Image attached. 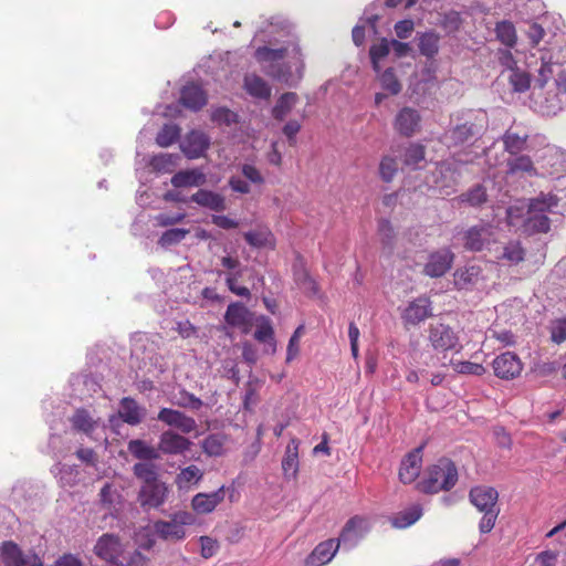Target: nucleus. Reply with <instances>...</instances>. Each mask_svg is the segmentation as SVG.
Here are the masks:
<instances>
[{"instance_id": "obj_1", "label": "nucleus", "mask_w": 566, "mask_h": 566, "mask_svg": "<svg viewBox=\"0 0 566 566\" xmlns=\"http://www.w3.org/2000/svg\"><path fill=\"white\" fill-rule=\"evenodd\" d=\"M258 63L270 64L268 74L274 80L289 83L292 77L291 64L295 65L298 77L304 69L302 50L296 42H289L280 48L269 45L258 46L254 51Z\"/></svg>"}, {"instance_id": "obj_2", "label": "nucleus", "mask_w": 566, "mask_h": 566, "mask_svg": "<svg viewBox=\"0 0 566 566\" xmlns=\"http://www.w3.org/2000/svg\"><path fill=\"white\" fill-rule=\"evenodd\" d=\"M488 128L485 114L467 111L458 116V123L447 133L450 146H474L482 138Z\"/></svg>"}, {"instance_id": "obj_3", "label": "nucleus", "mask_w": 566, "mask_h": 566, "mask_svg": "<svg viewBox=\"0 0 566 566\" xmlns=\"http://www.w3.org/2000/svg\"><path fill=\"white\" fill-rule=\"evenodd\" d=\"M458 481V470L454 463L441 458L438 462L428 468L424 478L418 483L417 488L423 493H438L449 491Z\"/></svg>"}, {"instance_id": "obj_4", "label": "nucleus", "mask_w": 566, "mask_h": 566, "mask_svg": "<svg viewBox=\"0 0 566 566\" xmlns=\"http://www.w3.org/2000/svg\"><path fill=\"white\" fill-rule=\"evenodd\" d=\"M469 497L471 503L484 515L480 521L481 533H490L495 525L500 513L497 507L499 493L494 488L480 485L472 488Z\"/></svg>"}, {"instance_id": "obj_5", "label": "nucleus", "mask_w": 566, "mask_h": 566, "mask_svg": "<svg viewBox=\"0 0 566 566\" xmlns=\"http://www.w3.org/2000/svg\"><path fill=\"white\" fill-rule=\"evenodd\" d=\"M196 516L187 511H178L169 520H158L153 524L154 534L166 542H180L186 538L188 526L193 525Z\"/></svg>"}, {"instance_id": "obj_6", "label": "nucleus", "mask_w": 566, "mask_h": 566, "mask_svg": "<svg viewBox=\"0 0 566 566\" xmlns=\"http://www.w3.org/2000/svg\"><path fill=\"white\" fill-rule=\"evenodd\" d=\"M463 248L470 252H481L496 243L494 228L490 223L475 224L462 234Z\"/></svg>"}, {"instance_id": "obj_7", "label": "nucleus", "mask_w": 566, "mask_h": 566, "mask_svg": "<svg viewBox=\"0 0 566 566\" xmlns=\"http://www.w3.org/2000/svg\"><path fill=\"white\" fill-rule=\"evenodd\" d=\"M454 258V253L449 248L433 251L429 253L422 272L429 277H441L451 270Z\"/></svg>"}, {"instance_id": "obj_8", "label": "nucleus", "mask_w": 566, "mask_h": 566, "mask_svg": "<svg viewBox=\"0 0 566 566\" xmlns=\"http://www.w3.org/2000/svg\"><path fill=\"white\" fill-rule=\"evenodd\" d=\"M422 117L418 109L402 107L394 118V129L402 137H412L421 128Z\"/></svg>"}, {"instance_id": "obj_9", "label": "nucleus", "mask_w": 566, "mask_h": 566, "mask_svg": "<svg viewBox=\"0 0 566 566\" xmlns=\"http://www.w3.org/2000/svg\"><path fill=\"white\" fill-rule=\"evenodd\" d=\"M432 316L431 301L427 296H419L411 301L401 314L403 324L416 326Z\"/></svg>"}, {"instance_id": "obj_10", "label": "nucleus", "mask_w": 566, "mask_h": 566, "mask_svg": "<svg viewBox=\"0 0 566 566\" xmlns=\"http://www.w3.org/2000/svg\"><path fill=\"white\" fill-rule=\"evenodd\" d=\"M168 488L159 480L143 484L138 493V501L144 509H157L166 502Z\"/></svg>"}, {"instance_id": "obj_11", "label": "nucleus", "mask_w": 566, "mask_h": 566, "mask_svg": "<svg viewBox=\"0 0 566 566\" xmlns=\"http://www.w3.org/2000/svg\"><path fill=\"white\" fill-rule=\"evenodd\" d=\"M157 419L166 426L179 430L184 434L190 433L197 428V422L192 417L177 409L161 408L157 415Z\"/></svg>"}, {"instance_id": "obj_12", "label": "nucleus", "mask_w": 566, "mask_h": 566, "mask_svg": "<svg viewBox=\"0 0 566 566\" xmlns=\"http://www.w3.org/2000/svg\"><path fill=\"white\" fill-rule=\"evenodd\" d=\"M191 441L175 432L174 430H166L159 436L157 450L166 455H179L190 449Z\"/></svg>"}, {"instance_id": "obj_13", "label": "nucleus", "mask_w": 566, "mask_h": 566, "mask_svg": "<svg viewBox=\"0 0 566 566\" xmlns=\"http://www.w3.org/2000/svg\"><path fill=\"white\" fill-rule=\"evenodd\" d=\"M429 339L432 347L439 352L455 350L458 352L459 338L453 329L442 323L432 325L430 328Z\"/></svg>"}, {"instance_id": "obj_14", "label": "nucleus", "mask_w": 566, "mask_h": 566, "mask_svg": "<svg viewBox=\"0 0 566 566\" xmlns=\"http://www.w3.org/2000/svg\"><path fill=\"white\" fill-rule=\"evenodd\" d=\"M94 553L101 558L116 565L123 553V545L118 536L114 534H103L94 546Z\"/></svg>"}, {"instance_id": "obj_15", "label": "nucleus", "mask_w": 566, "mask_h": 566, "mask_svg": "<svg viewBox=\"0 0 566 566\" xmlns=\"http://www.w3.org/2000/svg\"><path fill=\"white\" fill-rule=\"evenodd\" d=\"M367 532V521L361 516H354L346 522L337 539L344 547L350 549L358 544Z\"/></svg>"}, {"instance_id": "obj_16", "label": "nucleus", "mask_w": 566, "mask_h": 566, "mask_svg": "<svg viewBox=\"0 0 566 566\" xmlns=\"http://www.w3.org/2000/svg\"><path fill=\"white\" fill-rule=\"evenodd\" d=\"M209 145V138L205 133L191 130L185 137L180 148L187 158L196 159L205 155Z\"/></svg>"}, {"instance_id": "obj_17", "label": "nucleus", "mask_w": 566, "mask_h": 566, "mask_svg": "<svg viewBox=\"0 0 566 566\" xmlns=\"http://www.w3.org/2000/svg\"><path fill=\"white\" fill-rule=\"evenodd\" d=\"M224 321L228 325L248 333L252 326V313L242 303H231L226 311Z\"/></svg>"}, {"instance_id": "obj_18", "label": "nucleus", "mask_w": 566, "mask_h": 566, "mask_svg": "<svg viewBox=\"0 0 566 566\" xmlns=\"http://www.w3.org/2000/svg\"><path fill=\"white\" fill-rule=\"evenodd\" d=\"M492 367L497 377L512 379L521 374L523 363L520 360V356H495Z\"/></svg>"}, {"instance_id": "obj_19", "label": "nucleus", "mask_w": 566, "mask_h": 566, "mask_svg": "<svg viewBox=\"0 0 566 566\" xmlns=\"http://www.w3.org/2000/svg\"><path fill=\"white\" fill-rule=\"evenodd\" d=\"M421 450L422 447L415 449L402 460L399 470V479L402 483H411L419 476L422 463Z\"/></svg>"}, {"instance_id": "obj_20", "label": "nucleus", "mask_w": 566, "mask_h": 566, "mask_svg": "<svg viewBox=\"0 0 566 566\" xmlns=\"http://www.w3.org/2000/svg\"><path fill=\"white\" fill-rule=\"evenodd\" d=\"M180 103L186 108L197 112L207 104V94L200 85L189 83L181 88Z\"/></svg>"}, {"instance_id": "obj_21", "label": "nucleus", "mask_w": 566, "mask_h": 566, "mask_svg": "<svg viewBox=\"0 0 566 566\" xmlns=\"http://www.w3.org/2000/svg\"><path fill=\"white\" fill-rule=\"evenodd\" d=\"M224 499V488L211 493H198L192 497L191 506L199 514L211 513Z\"/></svg>"}, {"instance_id": "obj_22", "label": "nucleus", "mask_w": 566, "mask_h": 566, "mask_svg": "<svg viewBox=\"0 0 566 566\" xmlns=\"http://www.w3.org/2000/svg\"><path fill=\"white\" fill-rule=\"evenodd\" d=\"M118 416L127 424L137 426L146 417V409L139 406L135 399L124 397L119 401Z\"/></svg>"}, {"instance_id": "obj_23", "label": "nucleus", "mask_w": 566, "mask_h": 566, "mask_svg": "<svg viewBox=\"0 0 566 566\" xmlns=\"http://www.w3.org/2000/svg\"><path fill=\"white\" fill-rule=\"evenodd\" d=\"M339 545L338 539L333 538L319 543L307 557V563L312 566H323L329 563L339 548Z\"/></svg>"}, {"instance_id": "obj_24", "label": "nucleus", "mask_w": 566, "mask_h": 566, "mask_svg": "<svg viewBox=\"0 0 566 566\" xmlns=\"http://www.w3.org/2000/svg\"><path fill=\"white\" fill-rule=\"evenodd\" d=\"M190 201L211 211L226 210V199L222 195L207 189H199L190 197Z\"/></svg>"}, {"instance_id": "obj_25", "label": "nucleus", "mask_w": 566, "mask_h": 566, "mask_svg": "<svg viewBox=\"0 0 566 566\" xmlns=\"http://www.w3.org/2000/svg\"><path fill=\"white\" fill-rule=\"evenodd\" d=\"M559 198L552 192H539L536 197L531 198L527 205V212H536L546 214L554 211L558 207Z\"/></svg>"}, {"instance_id": "obj_26", "label": "nucleus", "mask_w": 566, "mask_h": 566, "mask_svg": "<svg viewBox=\"0 0 566 566\" xmlns=\"http://www.w3.org/2000/svg\"><path fill=\"white\" fill-rule=\"evenodd\" d=\"M206 181V175L198 168L180 170L171 177V185L176 188L199 187Z\"/></svg>"}, {"instance_id": "obj_27", "label": "nucleus", "mask_w": 566, "mask_h": 566, "mask_svg": "<svg viewBox=\"0 0 566 566\" xmlns=\"http://www.w3.org/2000/svg\"><path fill=\"white\" fill-rule=\"evenodd\" d=\"M243 87L249 95L260 99H269L271 97V87L261 76L256 74H248L244 76Z\"/></svg>"}, {"instance_id": "obj_28", "label": "nucleus", "mask_w": 566, "mask_h": 566, "mask_svg": "<svg viewBox=\"0 0 566 566\" xmlns=\"http://www.w3.org/2000/svg\"><path fill=\"white\" fill-rule=\"evenodd\" d=\"M418 49L427 59H434L440 49V35L436 31L418 33Z\"/></svg>"}, {"instance_id": "obj_29", "label": "nucleus", "mask_w": 566, "mask_h": 566, "mask_svg": "<svg viewBox=\"0 0 566 566\" xmlns=\"http://www.w3.org/2000/svg\"><path fill=\"white\" fill-rule=\"evenodd\" d=\"M481 275V268L479 265H469L458 269L454 272V285L458 290H464L474 285Z\"/></svg>"}, {"instance_id": "obj_30", "label": "nucleus", "mask_w": 566, "mask_h": 566, "mask_svg": "<svg viewBox=\"0 0 566 566\" xmlns=\"http://www.w3.org/2000/svg\"><path fill=\"white\" fill-rule=\"evenodd\" d=\"M129 453L138 460L154 461L160 458L157 448L140 439L130 440L127 444Z\"/></svg>"}, {"instance_id": "obj_31", "label": "nucleus", "mask_w": 566, "mask_h": 566, "mask_svg": "<svg viewBox=\"0 0 566 566\" xmlns=\"http://www.w3.org/2000/svg\"><path fill=\"white\" fill-rule=\"evenodd\" d=\"M298 440L292 439L282 460L284 474L290 478H295L298 471Z\"/></svg>"}, {"instance_id": "obj_32", "label": "nucleus", "mask_w": 566, "mask_h": 566, "mask_svg": "<svg viewBox=\"0 0 566 566\" xmlns=\"http://www.w3.org/2000/svg\"><path fill=\"white\" fill-rule=\"evenodd\" d=\"M443 359L448 358L447 361H442L443 366H450L454 373L464 374V375H482L485 371V368L482 364L472 363L469 360H461L454 358V356H442Z\"/></svg>"}, {"instance_id": "obj_33", "label": "nucleus", "mask_w": 566, "mask_h": 566, "mask_svg": "<svg viewBox=\"0 0 566 566\" xmlns=\"http://www.w3.org/2000/svg\"><path fill=\"white\" fill-rule=\"evenodd\" d=\"M298 101V96L294 92H287L282 94L274 107L272 108V116L276 120H284L285 117L291 113L293 107Z\"/></svg>"}, {"instance_id": "obj_34", "label": "nucleus", "mask_w": 566, "mask_h": 566, "mask_svg": "<svg viewBox=\"0 0 566 566\" xmlns=\"http://www.w3.org/2000/svg\"><path fill=\"white\" fill-rule=\"evenodd\" d=\"M524 230L530 234L547 233L551 230V219L543 213L527 212Z\"/></svg>"}, {"instance_id": "obj_35", "label": "nucleus", "mask_w": 566, "mask_h": 566, "mask_svg": "<svg viewBox=\"0 0 566 566\" xmlns=\"http://www.w3.org/2000/svg\"><path fill=\"white\" fill-rule=\"evenodd\" d=\"M120 493L112 483H105L99 491V503L104 510L112 512L120 503Z\"/></svg>"}, {"instance_id": "obj_36", "label": "nucleus", "mask_w": 566, "mask_h": 566, "mask_svg": "<svg viewBox=\"0 0 566 566\" xmlns=\"http://www.w3.org/2000/svg\"><path fill=\"white\" fill-rule=\"evenodd\" d=\"M422 515L420 505L415 504L407 510L400 512L392 518V525L397 528H406L416 523Z\"/></svg>"}, {"instance_id": "obj_37", "label": "nucleus", "mask_w": 566, "mask_h": 566, "mask_svg": "<svg viewBox=\"0 0 566 566\" xmlns=\"http://www.w3.org/2000/svg\"><path fill=\"white\" fill-rule=\"evenodd\" d=\"M134 475L143 482L149 484L159 481L157 465L148 462H138L133 467Z\"/></svg>"}, {"instance_id": "obj_38", "label": "nucleus", "mask_w": 566, "mask_h": 566, "mask_svg": "<svg viewBox=\"0 0 566 566\" xmlns=\"http://www.w3.org/2000/svg\"><path fill=\"white\" fill-rule=\"evenodd\" d=\"M226 436L221 433H212L203 439L201 447L203 452L209 457H220L224 452Z\"/></svg>"}, {"instance_id": "obj_39", "label": "nucleus", "mask_w": 566, "mask_h": 566, "mask_svg": "<svg viewBox=\"0 0 566 566\" xmlns=\"http://www.w3.org/2000/svg\"><path fill=\"white\" fill-rule=\"evenodd\" d=\"M459 201L471 207H481L488 201L486 189L482 185H475L459 196Z\"/></svg>"}, {"instance_id": "obj_40", "label": "nucleus", "mask_w": 566, "mask_h": 566, "mask_svg": "<svg viewBox=\"0 0 566 566\" xmlns=\"http://www.w3.org/2000/svg\"><path fill=\"white\" fill-rule=\"evenodd\" d=\"M495 33L497 40L507 48H513L516 44V30L512 22L501 21L496 23Z\"/></svg>"}, {"instance_id": "obj_41", "label": "nucleus", "mask_w": 566, "mask_h": 566, "mask_svg": "<svg viewBox=\"0 0 566 566\" xmlns=\"http://www.w3.org/2000/svg\"><path fill=\"white\" fill-rule=\"evenodd\" d=\"M245 241L254 248L273 247L274 238L269 229L249 231L244 233Z\"/></svg>"}, {"instance_id": "obj_42", "label": "nucleus", "mask_w": 566, "mask_h": 566, "mask_svg": "<svg viewBox=\"0 0 566 566\" xmlns=\"http://www.w3.org/2000/svg\"><path fill=\"white\" fill-rule=\"evenodd\" d=\"M390 52V42L382 38L378 43H375L369 49V56L373 65V70L376 73L380 72L379 62L385 59Z\"/></svg>"}, {"instance_id": "obj_43", "label": "nucleus", "mask_w": 566, "mask_h": 566, "mask_svg": "<svg viewBox=\"0 0 566 566\" xmlns=\"http://www.w3.org/2000/svg\"><path fill=\"white\" fill-rule=\"evenodd\" d=\"M254 338L275 350L274 331L269 318H262L254 332Z\"/></svg>"}, {"instance_id": "obj_44", "label": "nucleus", "mask_w": 566, "mask_h": 566, "mask_svg": "<svg viewBox=\"0 0 566 566\" xmlns=\"http://www.w3.org/2000/svg\"><path fill=\"white\" fill-rule=\"evenodd\" d=\"M399 169L397 158L391 156H382L379 163V177L384 182H391Z\"/></svg>"}, {"instance_id": "obj_45", "label": "nucleus", "mask_w": 566, "mask_h": 566, "mask_svg": "<svg viewBox=\"0 0 566 566\" xmlns=\"http://www.w3.org/2000/svg\"><path fill=\"white\" fill-rule=\"evenodd\" d=\"M525 258V250L518 241H511L503 248V253L497 256L499 260H505L510 264H518Z\"/></svg>"}, {"instance_id": "obj_46", "label": "nucleus", "mask_w": 566, "mask_h": 566, "mask_svg": "<svg viewBox=\"0 0 566 566\" xmlns=\"http://www.w3.org/2000/svg\"><path fill=\"white\" fill-rule=\"evenodd\" d=\"M180 136V128L176 124H165L156 136V143L160 147L172 145Z\"/></svg>"}, {"instance_id": "obj_47", "label": "nucleus", "mask_w": 566, "mask_h": 566, "mask_svg": "<svg viewBox=\"0 0 566 566\" xmlns=\"http://www.w3.org/2000/svg\"><path fill=\"white\" fill-rule=\"evenodd\" d=\"M202 476V471L197 465L191 464L180 471L176 482L179 488H188L192 483H198Z\"/></svg>"}, {"instance_id": "obj_48", "label": "nucleus", "mask_w": 566, "mask_h": 566, "mask_svg": "<svg viewBox=\"0 0 566 566\" xmlns=\"http://www.w3.org/2000/svg\"><path fill=\"white\" fill-rule=\"evenodd\" d=\"M379 81L381 87L390 95H398L401 92V83L399 82L392 67L386 69L380 75Z\"/></svg>"}, {"instance_id": "obj_49", "label": "nucleus", "mask_w": 566, "mask_h": 566, "mask_svg": "<svg viewBox=\"0 0 566 566\" xmlns=\"http://www.w3.org/2000/svg\"><path fill=\"white\" fill-rule=\"evenodd\" d=\"M1 553H2V557H3V562L6 564L12 565V566H20V563L22 562V559L24 557V554L22 553L20 547L11 541L4 542L2 544Z\"/></svg>"}, {"instance_id": "obj_50", "label": "nucleus", "mask_w": 566, "mask_h": 566, "mask_svg": "<svg viewBox=\"0 0 566 566\" xmlns=\"http://www.w3.org/2000/svg\"><path fill=\"white\" fill-rule=\"evenodd\" d=\"M426 159L424 146L420 144H410L403 154V164L408 167H417Z\"/></svg>"}, {"instance_id": "obj_51", "label": "nucleus", "mask_w": 566, "mask_h": 566, "mask_svg": "<svg viewBox=\"0 0 566 566\" xmlns=\"http://www.w3.org/2000/svg\"><path fill=\"white\" fill-rule=\"evenodd\" d=\"M527 136H520L515 133L506 132L503 136V144L506 151L511 155H517L525 149Z\"/></svg>"}, {"instance_id": "obj_52", "label": "nucleus", "mask_w": 566, "mask_h": 566, "mask_svg": "<svg viewBox=\"0 0 566 566\" xmlns=\"http://www.w3.org/2000/svg\"><path fill=\"white\" fill-rule=\"evenodd\" d=\"M507 168L510 174L528 172L535 174V168L530 156L520 155L515 158L507 160Z\"/></svg>"}, {"instance_id": "obj_53", "label": "nucleus", "mask_w": 566, "mask_h": 566, "mask_svg": "<svg viewBox=\"0 0 566 566\" xmlns=\"http://www.w3.org/2000/svg\"><path fill=\"white\" fill-rule=\"evenodd\" d=\"M459 154L453 155L450 159L443 160L438 164L437 170L441 176H450L453 178L459 175V166L471 163L472 160H461L458 158Z\"/></svg>"}, {"instance_id": "obj_54", "label": "nucleus", "mask_w": 566, "mask_h": 566, "mask_svg": "<svg viewBox=\"0 0 566 566\" xmlns=\"http://www.w3.org/2000/svg\"><path fill=\"white\" fill-rule=\"evenodd\" d=\"M189 232L190 231L188 229H169L161 234V237L158 240V244L163 248L171 247L174 244L181 242L186 238V235L189 234Z\"/></svg>"}, {"instance_id": "obj_55", "label": "nucleus", "mask_w": 566, "mask_h": 566, "mask_svg": "<svg viewBox=\"0 0 566 566\" xmlns=\"http://www.w3.org/2000/svg\"><path fill=\"white\" fill-rule=\"evenodd\" d=\"M176 159L172 154H160L151 158L150 166L155 171L170 172L176 166Z\"/></svg>"}, {"instance_id": "obj_56", "label": "nucleus", "mask_w": 566, "mask_h": 566, "mask_svg": "<svg viewBox=\"0 0 566 566\" xmlns=\"http://www.w3.org/2000/svg\"><path fill=\"white\" fill-rule=\"evenodd\" d=\"M57 475L62 485L73 486L77 482L78 470L76 465L60 464Z\"/></svg>"}, {"instance_id": "obj_57", "label": "nucleus", "mask_w": 566, "mask_h": 566, "mask_svg": "<svg viewBox=\"0 0 566 566\" xmlns=\"http://www.w3.org/2000/svg\"><path fill=\"white\" fill-rule=\"evenodd\" d=\"M72 424L75 429L88 432L93 429V420L88 412L84 409H78L71 418Z\"/></svg>"}, {"instance_id": "obj_58", "label": "nucleus", "mask_w": 566, "mask_h": 566, "mask_svg": "<svg viewBox=\"0 0 566 566\" xmlns=\"http://www.w3.org/2000/svg\"><path fill=\"white\" fill-rule=\"evenodd\" d=\"M378 233L380 235V240L384 247L391 250L395 240V231L389 220L381 219L378 222Z\"/></svg>"}, {"instance_id": "obj_59", "label": "nucleus", "mask_w": 566, "mask_h": 566, "mask_svg": "<svg viewBox=\"0 0 566 566\" xmlns=\"http://www.w3.org/2000/svg\"><path fill=\"white\" fill-rule=\"evenodd\" d=\"M551 339L556 344L566 342V316L552 322Z\"/></svg>"}, {"instance_id": "obj_60", "label": "nucleus", "mask_w": 566, "mask_h": 566, "mask_svg": "<svg viewBox=\"0 0 566 566\" xmlns=\"http://www.w3.org/2000/svg\"><path fill=\"white\" fill-rule=\"evenodd\" d=\"M241 276L240 272L229 273L226 279V283L228 289L235 295L242 297H250V290L245 286L238 285V280Z\"/></svg>"}, {"instance_id": "obj_61", "label": "nucleus", "mask_w": 566, "mask_h": 566, "mask_svg": "<svg viewBox=\"0 0 566 566\" xmlns=\"http://www.w3.org/2000/svg\"><path fill=\"white\" fill-rule=\"evenodd\" d=\"M510 82L516 92H525L530 88L531 81L526 73L513 72Z\"/></svg>"}, {"instance_id": "obj_62", "label": "nucleus", "mask_w": 566, "mask_h": 566, "mask_svg": "<svg viewBox=\"0 0 566 566\" xmlns=\"http://www.w3.org/2000/svg\"><path fill=\"white\" fill-rule=\"evenodd\" d=\"M212 120L220 124L231 125L237 122V114L229 108L220 107L212 113Z\"/></svg>"}, {"instance_id": "obj_63", "label": "nucleus", "mask_w": 566, "mask_h": 566, "mask_svg": "<svg viewBox=\"0 0 566 566\" xmlns=\"http://www.w3.org/2000/svg\"><path fill=\"white\" fill-rule=\"evenodd\" d=\"M200 544H201V556L203 558L212 557L218 549L217 542L208 536H201Z\"/></svg>"}, {"instance_id": "obj_64", "label": "nucleus", "mask_w": 566, "mask_h": 566, "mask_svg": "<svg viewBox=\"0 0 566 566\" xmlns=\"http://www.w3.org/2000/svg\"><path fill=\"white\" fill-rule=\"evenodd\" d=\"M558 553L554 551H544L537 554L535 560L538 566H555L557 563Z\"/></svg>"}]
</instances>
